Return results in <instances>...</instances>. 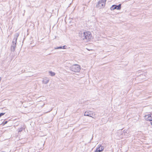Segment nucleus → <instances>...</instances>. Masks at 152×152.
Masks as SVG:
<instances>
[{"label": "nucleus", "instance_id": "1", "mask_svg": "<svg viewBox=\"0 0 152 152\" xmlns=\"http://www.w3.org/2000/svg\"><path fill=\"white\" fill-rule=\"evenodd\" d=\"M91 33L89 31L81 33V38L85 42H88L90 41L91 39Z\"/></svg>", "mask_w": 152, "mask_h": 152}, {"label": "nucleus", "instance_id": "2", "mask_svg": "<svg viewBox=\"0 0 152 152\" xmlns=\"http://www.w3.org/2000/svg\"><path fill=\"white\" fill-rule=\"evenodd\" d=\"M19 35V33H16L14 35V38L12 42V45L11 46V50L12 51L15 50L16 47L17 38Z\"/></svg>", "mask_w": 152, "mask_h": 152}, {"label": "nucleus", "instance_id": "3", "mask_svg": "<svg viewBox=\"0 0 152 152\" xmlns=\"http://www.w3.org/2000/svg\"><path fill=\"white\" fill-rule=\"evenodd\" d=\"M70 68L72 71L75 72H79L81 69L80 66L77 64L73 65Z\"/></svg>", "mask_w": 152, "mask_h": 152}, {"label": "nucleus", "instance_id": "4", "mask_svg": "<svg viewBox=\"0 0 152 152\" xmlns=\"http://www.w3.org/2000/svg\"><path fill=\"white\" fill-rule=\"evenodd\" d=\"M94 113H93L90 111H86L84 113V116H88L94 118V117L92 116L95 115Z\"/></svg>", "mask_w": 152, "mask_h": 152}, {"label": "nucleus", "instance_id": "5", "mask_svg": "<svg viewBox=\"0 0 152 152\" xmlns=\"http://www.w3.org/2000/svg\"><path fill=\"white\" fill-rule=\"evenodd\" d=\"M106 0H100L98 2V5L100 8L104 7L105 4Z\"/></svg>", "mask_w": 152, "mask_h": 152}, {"label": "nucleus", "instance_id": "6", "mask_svg": "<svg viewBox=\"0 0 152 152\" xmlns=\"http://www.w3.org/2000/svg\"><path fill=\"white\" fill-rule=\"evenodd\" d=\"M110 10H113L115 9H117V10H120L121 9V4H119L118 5H114L110 7Z\"/></svg>", "mask_w": 152, "mask_h": 152}, {"label": "nucleus", "instance_id": "7", "mask_svg": "<svg viewBox=\"0 0 152 152\" xmlns=\"http://www.w3.org/2000/svg\"><path fill=\"white\" fill-rule=\"evenodd\" d=\"M144 118L146 121H151L152 120V115L151 114L146 115L144 116Z\"/></svg>", "mask_w": 152, "mask_h": 152}, {"label": "nucleus", "instance_id": "8", "mask_svg": "<svg viewBox=\"0 0 152 152\" xmlns=\"http://www.w3.org/2000/svg\"><path fill=\"white\" fill-rule=\"evenodd\" d=\"M104 149V147L102 146L101 145H99V146L98 148H97L95 152H101L103 151Z\"/></svg>", "mask_w": 152, "mask_h": 152}, {"label": "nucleus", "instance_id": "9", "mask_svg": "<svg viewBox=\"0 0 152 152\" xmlns=\"http://www.w3.org/2000/svg\"><path fill=\"white\" fill-rule=\"evenodd\" d=\"M49 81V79L48 77H45L43 79L42 82L43 83L46 84L48 83Z\"/></svg>", "mask_w": 152, "mask_h": 152}, {"label": "nucleus", "instance_id": "10", "mask_svg": "<svg viewBox=\"0 0 152 152\" xmlns=\"http://www.w3.org/2000/svg\"><path fill=\"white\" fill-rule=\"evenodd\" d=\"M49 73L50 74V75L52 76H54L55 75V73L54 72H52V71H50L49 72Z\"/></svg>", "mask_w": 152, "mask_h": 152}, {"label": "nucleus", "instance_id": "11", "mask_svg": "<svg viewBox=\"0 0 152 152\" xmlns=\"http://www.w3.org/2000/svg\"><path fill=\"white\" fill-rule=\"evenodd\" d=\"M62 49V46H60L55 48V49Z\"/></svg>", "mask_w": 152, "mask_h": 152}, {"label": "nucleus", "instance_id": "12", "mask_svg": "<svg viewBox=\"0 0 152 152\" xmlns=\"http://www.w3.org/2000/svg\"><path fill=\"white\" fill-rule=\"evenodd\" d=\"M22 129H23L22 128H20V129H19V130H18V132H21V131H22Z\"/></svg>", "mask_w": 152, "mask_h": 152}, {"label": "nucleus", "instance_id": "13", "mask_svg": "<svg viewBox=\"0 0 152 152\" xmlns=\"http://www.w3.org/2000/svg\"><path fill=\"white\" fill-rule=\"evenodd\" d=\"M7 123V121H5L4 122H3L2 123V124H3V125H4L5 124H6Z\"/></svg>", "mask_w": 152, "mask_h": 152}, {"label": "nucleus", "instance_id": "14", "mask_svg": "<svg viewBox=\"0 0 152 152\" xmlns=\"http://www.w3.org/2000/svg\"><path fill=\"white\" fill-rule=\"evenodd\" d=\"M5 114V113H0V116H1L4 115Z\"/></svg>", "mask_w": 152, "mask_h": 152}, {"label": "nucleus", "instance_id": "15", "mask_svg": "<svg viewBox=\"0 0 152 152\" xmlns=\"http://www.w3.org/2000/svg\"><path fill=\"white\" fill-rule=\"evenodd\" d=\"M66 46L65 45L63 46H62V49H66Z\"/></svg>", "mask_w": 152, "mask_h": 152}, {"label": "nucleus", "instance_id": "16", "mask_svg": "<svg viewBox=\"0 0 152 152\" xmlns=\"http://www.w3.org/2000/svg\"><path fill=\"white\" fill-rule=\"evenodd\" d=\"M150 123H151V125H152V120L151 121Z\"/></svg>", "mask_w": 152, "mask_h": 152}, {"label": "nucleus", "instance_id": "17", "mask_svg": "<svg viewBox=\"0 0 152 152\" xmlns=\"http://www.w3.org/2000/svg\"><path fill=\"white\" fill-rule=\"evenodd\" d=\"M1 117V116H0V117Z\"/></svg>", "mask_w": 152, "mask_h": 152}]
</instances>
